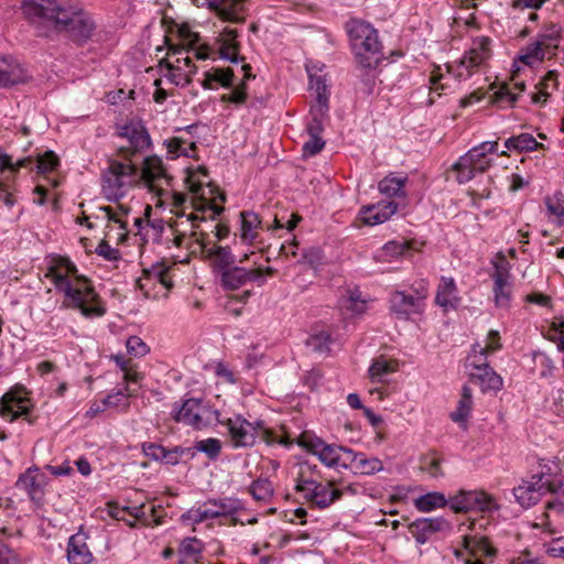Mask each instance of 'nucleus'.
<instances>
[{
    "label": "nucleus",
    "instance_id": "nucleus-1",
    "mask_svg": "<svg viewBox=\"0 0 564 564\" xmlns=\"http://www.w3.org/2000/svg\"><path fill=\"white\" fill-rule=\"evenodd\" d=\"M22 13L41 36L64 33L76 44L93 36L96 23L78 3L70 0H23Z\"/></svg>",
    "mask_w": 564,
    "mask_h": 564
},
{
    "label": "nucleus",
    "instance_id": "nucleus-2",
    "mask_svg": "<svg viewBox=\"0 0 564 564\" xmlns=\"http://www.w3.org/2000/svg\"><path fill=\"white\" fill-rule=\"evenodd\" d=\"M46 276L51 278L55 289L64 294L63 308L79 310L85 317L105 315L106 308L101 305L91 282L77 273L76 265L69 259H54Z\"/></svg>",
    "mask_w": 564,
    "mask_h": 564
},
{
    "label": "nucleus",
    "instance_id": "nucleus-3",
    "mask_svg": "<svg viewBox=\"0 0 564 564\" xmlns=\"http://www.w3.org/2000/svg\"><path fill=\"white\" fill-rule=\"evenodd\" d=\"M356 62L364 68H375L381 58L377 30L368 22L350 19L345 24Z\"/></svg>",
    "mask_w": 564,
    "mask_h": 564
},
{
    "label": "nucleus",
    "instance_id": "nucleus-4",
    "mask_svg": "<svg viewBox=\"0 0 564 564\" xmlns=\"http://www.w3.org/2000/svg\"><path fill=\"white\" fill-rule=\"evenodd\" d=\"M139 184V169L131 162L111 161L102 173L101 191L109 202H117Z\"/></svg>",
    "mask_w": 564,
    "mask_h": 564
},
{
    "label": "nucleus",
    "instance_id": "nucleus-5",
    "mask_svg": "<svg viewBox=\"0 0 564 564\" xmlns=\"http://www.w3.org/2000/svg\"><path fill=\"white\" fill-rule=\"evenodd\" d=\"M295 490L311 506L326 509L340 500V491L335 480L321 481L318 477L307 476L305 470L299 473Z\"/></svg>",
    "mask_w": 564,
    "mask_h": 564
},
{
    "label": "nucleus",
    "instance_id": "nucleus-6",
    "mask_svg": "<svg viewBox=\"0 0 564 564\" xmlns=\"http://www.w3.org/2000/svg\"><path fill=\"white\" fill-rule=\"evenodd\" d=\"M497 152V141H486L471 148L453 164V171L456 172L457 182L460 184L467 183L476 173L486 172L492 163V159L489 158V154Z\"/></svg>",
    "mask_w": 564,
    "mask_h": 564
},
{
    "label": "nucleus",
    "instance_id": "nucleus-7",
    "mask_svg": "<svg viewBox=\"0 0 564 564\" xmlns=\"http://www.w3.org/2000/svg\"><path fill=\"white\" fill-rule=\"evenodd\" d=\"M297 444L308 453L315 455L325 466L329 468L345 469V451H350V448L335 444H327L321 437L310 432H303L297 438Z\"/></svg>",
    "mask_w": 564,
    "mask_h": 564
},
{
    "label": "nucleus",
    "instance_id": "nucleus-8",
    "mask_svg": "<svg viewBox=\"0 0 564 564\" xmlns=\"http://www.w3.org/2000/svg\"><path fill=\"white\" fill-rule=\"evenodd\" d=\"M117 134L127 139L129 148H120L119 152L124 159L130 155L142 153L152 145L150 133L140 118H130L122 123L117 124Z\"/></svg>",
    "mask_w": 564,
    "mask_h": 564
},
{
    "label": "nucleus",
    "instance_id": "nucleus-9",
    "mask_svg": "<svg viewBox=\"0 0 564 564\" xmlns=\"http://www.w3.org/2000/svg\"><path fill=\"white\" fill-rule=\"evenodd\" d=\"M216 421L227 429V433L232 447H250L253 446L258 435V427L262 429V423L256 424L247 421L240 414L232 417H223L219 411L214 412Z\"/></svg>",
    "mask_w": 564,
    "mask_h": 564
},
{
    "label": "nucleus",
    "instance_id": "nucleus-10",
    "mask_svg": "<svg viewBox=\"0 0 564 564\" xmlns=\"http://www.w3.org/2000/svg\"><path fill=\"white\" fill-rule=\"evenodd\" d=\"M449 508L458 512H494L500 509L497 499L485 490H460L448 500Z\"/></svg>",
    "mask_w": 564,
    "mask_h": 564
},
{
    "label": "nucleus",
    "instance_id": "nucleus-11",
    "mask_svg": "<svg viewBox=\"0 0 564 564\" xmlns=\"http://www.w3.org/2000/svg\"><path fill=\"white\" fill-rule=\"evenodd\" d=\"M464 550H455L454 554L463 564H484L481 556L494 557L497 550L491 545L489 539L485 535H464Z\"/></svg>",
    "mask_w": 564,
    "mask_h": 564
},
{
    "label": "nucleus",
    "instance_id": "nucleus-12",
    "mask_svg": "<svg viewBox=\"0 0 564 564\" xmlns=\"http://www.w3.org/2000/svg\"><path fill=\"white\" fill-rule=\"evenodd\" d=\"M490 56V40L486 36L476 37L469 51L462 57L459 68L465 72H454L452 66H447L448 73H452L457 79H466L471 76L473 69L481 65Z\"/></svg>",
    "mask_w": 564,
    "mask_h": 564
},
{
    "label": "nucleus",
    "instance_id": "nucleus-13",
    "mask_svg": "<svg viewBox=\"0 0 564 564\" xmlns=\"http://www.w3.org/2000/svg\"><path fill=\"white\" fill-rule=\"evenodd\" d=\"M490 56V40L486 36L476 37L469 51L462 57L459 68L465 72H454L452 66H447L448 73H452L457 79H466L471 76L473 69L481 65Z\"/></svg>",
    "mask_w": 564,
    "mask_h": 564
},
{
    "label": "nucleus",
    "instance_id": "nucleus-14",
    "mask_svg": "<svg viewBox=\"0 0 564 564\" xmlns=\"http://www.w3.org/2000/svg\"><path fill=\"white\" fill-rule=\"evenodd\" d=\"M427 296V289L424 284L421 285L419 296L405 293L403 291H395L390 296V310L401 319H409L411 315L419 314L423 310V301Z\"/></svg>",
    "mask_w": 564,
    "mask_h": 564
},
{
    "label": "nucleus",
    "instance_id": "nucleus-15",
    "mask_svg": "<svg viewBox=\"0 0 564 564\" xmlns=\"http://www.w3.org/2000/svg\"><path fill=\"white\" fill-rule=\"evenodd\" d=\"M169 181L162 160L156 155L147 156L139 170V183L143 182L151 192L162 195V186L167 185Z\"/></svg>",
    "mask_w": 564,
    "mask_h": 564
},
{
    "label": "nucleus",
    "instance_id": "nucleus-16",
    "mask_svg": "<svg viewBox=\"0 0 564 564\" xmlns=\"http://www.w3.org/2000/svg\"><path fill=\"white\" fill-rule=\"evenodd\" d=\"M248 281H258L259 285L264 284L262 271L260 269L247 270L241 267H230L221 272V284L227 290H237Z\"/></svg>",
    "mask_w": 564,
    "mask_h": 564
},
{
    "label": "nucleus",
    "instance_id": "nucleus-17",
    "mask_svg": "<svg viewBox=\"0 0 564 564\" xmlns=\"http://www.w3.org/2000/svg\"><path fill=\"white\" fill-rule=\"evenodd\" d=\"M205 405L202 400L191 398L185 400L180 406L175 405L172 415L177 423L202 429L204 426L202 417Z\"/></svg>",
    "mask_w": 564,
    "mask_h": 564
},
{
    "label": "nucleus",
    "instance_id": "nucleus-18",
    "mask_svg": "<svg viewBox=\"0 0 564 564\" xmlns=\"http://www.w3.org/2000/svg\"><path fill=\"white\" fill-rule=\"evenodd\" d=\"M544 475H534L532 480H523L519 486L513 488L516 501L522 508H530L536 505L543 496L544 485L542 484Z\"/></svg>",
    "mask_w": 564,
    "mask_h": 564
},
{
    "label": "nucleus",
    "instance_id": "nucleus-19",
    "mask_svg": "<svg viewBox=\"0 0 564 564\" xmlns=\"http://www.w3.org/2000/svg\"><path fill=\"white\" fill-rule=\"evenodd\" d=\"M208 7L227 22L243 23L246 21L247 0H207Z\"/></svg>",
    "mask_w": 564,
    "mask_h": 564
},
{
    "label": "nucleus",
    "instance_id": "nucleus-20",
    "mask_svg": "<svg viewBox=\"0 0 564 564\" xmlns=\"http://www.w3.org/2000/svg\"><path fill=\"white\" fill-rule=\"evenodd\" d=\"M45 476L37 468H28L15 481V487L28 494L35 503H40L44 496Z\"/></svg>",
    "mask_w": 564,
    "mask_h": 564
},
{
    "label": "nucleus",
    "instance_id": "nucleus-21",
    "mask_svg": "<svg viewBox=\"0 0 564 564\" xmlns=\"http://www.w3.org/2000/svg\"><path fill=\"white\" fill-rule=\"evenodd\" d=\"M310 88L315 94V104L310 109L311 116L328 118L330 93L325 77L310 75Z\"/></svg>",
    "mask_w": 564,
    "mask_h": 564
},
{
    "label": "nucleus",
    "instance_id": "nucleus-22",
    "mask_svg": "<svg viewBox=\"0 0 564 564\" xmlns=\"http://www.w3.org/2000/svg\"><path fill=\"white\" fill-rule=\"evenodd\" d=\"M345 469H354V473L360 475H373L383 469L382 462L377 457H367L364 453H357L352 449L345 451Z\"/></svg>",
    "mask_w": 564,
    "mask_h": 564
},
{
    "label": "nucleus",
    "instance_id": "nucleus-23",
    "mask_svg": "<svg viewBox=\"0 0 564 564\" xmlns=\"http://www.w3.org/2000/svg\"><path fill=\"white\" fill-rule=\"evenodd\" d=\"M29 400L20 395L15 391H8L0 400V414L10 422L17 417L23 416L28 419L30 408Z\"/></svg>",
    "mask_w": 564,
    "mask_h": 564
},
{
    "label": "nucleus",
    "instance_id": "nucleus-24",
    "mask_svg": "<svg viewBox=\"0 0 564 564\" xmlns=\"http://www.w3.org/2000/svg\"><path fill=\"white\" fill-rule=\"evenodd\" d=\"M471 369L475 370L470 372V380L475 383H478L484 392L494 390L498 391L502 387L501 377L488 365V362L476 364L473 361L470 364Z\"/></svg>",
    "mask_w": 564,
    "mask_h": 564
},
{
    "label": "nucleus",
    "instance_id": "nucleus-25",
    "mask_svg": "<svg viewBox=\"0 0 564 564\" xmlns=\"http://www.w3.org/2000/svg\"><path fill=\"white\" fill-rule=\"evenodd\" d=\"M398 210V204L392 200H381L376 205L365 206L360 210L361 220L368 226L383 224Z\"/></svg>",
    "mask_w": 564,
    "mask_h": 564
},
{
    "label": "nucleus",
    "instance_id": "nucleus-26",
    "mask_svg": "<svg viewBox=\"0 0 564 564\" xmlns=\"http://www.w3.org/2000/svg\"><path fill=\"white\" fill-rule=\"evenodd\" d=\"M237 37L238 31L236 29L226 28L217 39L219 56L235 64L245 61V57L239 55L240 43Z\"/></svg>",
    "mask_w": 564,
    "mask_h": 564
},
{
    "label": "nucleus",
    "instance_id": "nucleus-27",
    "mask_svg": "<svg viewBox=\"0 0 564 564\" xmlns=\"http://www.w3.org/2000/svg\"><path fill=\"white\" fill-rule=\"evenodd\" d=\"M312 119L307 123L306 131L308 133V140L303 144V154L306 156H314L319 153L324 147L325 141L321 138L324 131V121L327 117L311 116Z\"/></svg>",
    "mask_w": 564,
    "mask_h": 564
},
{
    "label": "nucleus",
    "instance_id": "nucleus-28",
    "mask_svg": "<svg viewBox=\"0 0 564 564\" xmlns=\"http://www.w3.org/2000/svg\"><path fill=\"white\" fill-rule=\"evenodd\" d=\"M67 560L69 564H89L93 561V554L84 534L77 533L69 538Z\"/></svg>",
    "mask_w": 564,
    "mask_h": 564
},
{
    "label": "nucleus",
    "instance_id": "nucleus-29",
    "mask_svg": "<svg viewBox=\"0 0 564 564\" xmlns=\"http://www.w3.org/2000/svg\"><path fill=\"white\" fill-rule=\"evenodd\" d=\"M175 33L180 40V44H172L171 40L165 36V44L169 47V54H181L182 51H188L189 48H194V46L199 41L198 33L192 31L188 24H176Z\"/></svg>",
    "mask_w": 564,
    "mask_h": 564
},
{
    "label": "nucleus",
    "instance_id": "nucleus-30",
    "mask_svg": "<svg viewBox=\"0 0 564 564\" xmlns=\"http://www.w3.org/2000/svg\"><path fill=\"white\" fill-rule=\"evenodd\" d=\"M496 90L491 95V101L500 108L513 107L518 99L519 94L525 90V84L523 82L516 83L513 89L506 83L499 87L492 86L491 89Z\"/></svg>",
    "mask_w": 564,
    "mask_h": 564
},
{
    "label": "nucleus",
    "instance_id": "nucleus-31",
    "mask_svg": "<svg viewBox=\"0 0 564 564\" xmlns=\"http://www.w3.org/2000/svg\"><path fill=\"white\" fill-rule=\"evenodd\" d=\"M204 78L200 82L205 89H217L218 86L230 88L234 84V70L231 68L213 67L204 72Z\"/></svg>",
    "mask_w": 564,
    "mask_h": 564
},
{
    "label": "nucleus",
    "instance_id": "nucleus-32",
    "mask_svg": "<svg viewBox=\"0 0 564 564\" xmlns=\"http://www.w3.org/2000/svg\"><path fill=\"white\" fill-rule=\"evenodd\" d=\"M197 242L200 246L203 252H205L208 258L214 260L220 272H223L224 269L232 267L235 263V257L228 247H209L208 242H206L203 238L197 239Z\"/></svg>",
    "mask_w": 564,
    "mask_h": 564
},
{
    "label": "nucleus",
    "instance_id": "nucleus-33",
    "mask_svg": "<svg viewBox=\"0 0 564 564\" xmlns=\"http://www.w3.org/2000/svg\"><path fill=\"white\" fill-rule=\"evenodd\" d=\"M24 69L15 61L0 58V86L8 87L24 82Z\"/></svg>",
    "mask_w": 564,
    "mask_h": 564
},
{
    "label": "nucleus",
    "instance_id": "nucleus-34",
    "mask_svg": "<svg viewBox=\"0 0 564 564\" xmlns=\"http://www.w3.org/2000/svg\"><path fill=\"white\" fill-rule=\"evenodd\" d=\"M241 227L240 238L247 243H252L258 237V229L261 227V219L258 214L243 210L240 213Z\"/></svg>",
    "mask_w": 564,
    "mask_h": 564
},
{
    "label": "nucleus",
    "instance_id": "nucleus-35",
    "mask_svg": "<svg viewBox=\"0 0 564 564\" xmlns=\"http://www.w3.org/2000/svg\"><path fill=\"white\" fill-rule=\"evenodd\" d=\"M398 370L395 360L387 359L383 356L375 358L369 367V377L373 382H383L384 378Z\"/></svg>",
    "mask_w": 564,
    "mask_h": 564
},
{
    "label": "nucleus",
    "instance_id": "nucleus-36",
    "mask_svg": "<svg viewBox=\"0 0 564 564\" xmlns=\"http://www.w3.org/2000/svg\"><path fill=\"white\" fill-rule=\"evenodd\" d=\"M169 159L174 160L178 156L194 158L196 151L195 142H187L180 137H173L164 141Z\"/></svg>",
    "mask_w": 564,
    "mask_h": 564
},
{
    "label": "nucleus",
    "instance_id": "nucleus-37",
    "mask_svg": "<svg viewBox=\"0 0 564 564\" xmlns=\"http://www.w3.org/2000/svg\"><path fill=\"white\" fill-rule=\"evenodd\" d=\"M505 147L509 151L531 152L542 149L543 144L538 142L530 133H520L506 140Z\"/></svg>",
    "mask_w": 564,
    "mask_h": 564
},
{
    "label": "nucleus",
    "instance_id": "nucleus-38",
    "mask_svg": "<svg viewBox=\"0 0 564 564\" xmlns=\"http://www.w3.org/2000/svg\"><path fill=\"white\" fill-rule=\"evenodd\" d=\"M448 505V500L442 492L432 491L415 499L414 506L421 512H431Z\"/></svg>",
    "mask_w": 564,
    "mask_h": 564
},
{
    "label": "nucleus",
    "instance_id": "nucleus-39",
    "mask_svg": "<svg viewBox=\"0 0 564 564\" xmlns=\"http://www.w3.org/2000/svg\"><path fill=\"white\" fill-rule=\"evenodd\" d=\"M492 293L497 307L510 308L512 302V281H494Z\"/></svg>",
    "mask_w": 564,
    "mask_h": 564
},
{
    "label": "nucleus",
    "instance_id": "nucleus-40",
    "mask_svg": "<svg viewBox=\"0 0 564 564\" xmlns=\"http://www.w3.org/2000/svg\"><path fill=\"white\" fill-rule=\"evenodd\" d=\"M545 57V47L542 41H534L528 44L519 55V61L525 65L532 66L535 63L542 62Z\"/></svg>",
    "mask_w": 564,
    "mask_h": 564
},
{
    "label": "nucleus",
    "instance_id": "nucleus-41",
    "mask_svg": "<svg viewBox=\"0 0 564 564\" xmlns=\"http://www.w3.org/2000/svg\"><path fill=\"white\" fill-rule=\"evenodd\" d=\"M456 299V285L452 278L443 276L437 289L435 302L442 307L452 305L453 300Z\"/></svg>",
    "mask_w": 564,
    "mask_h": 564
},
{
    "label": "nucleus",
    "instance_id": "nucleus-42",
    "mask_svg": "<svg viewBox=\"0 0 564 564\" xmlns=\"http://www.w3.org/2000/svg\"><path fill=\"white\" fill-rule=\"evenodd\" d=\"M471 404H473L471 389L467 386H464L463 390H462L460 400L458 401L457 409H456V411H454L451 414V419L456 423L465 422L467 420V417L469 416Z\"/></svg>",
    "mask_w": 564,
    "mask_h": 564
},
{
    "label": "nucleus",
    "instance_id": "nucleus-43",
    "mask_svg": "<svg viewBox=\"0 0 564 564\" xmlns=\"http://www.w3.org/2000/svg\"><path fill=\"white\" fill-rule=\"evenodd\" d=\"M169 271L170 268L162 263H155L151 268L143 269L145 279H150V281L153 283H160L167 290L172 288V281L169 275Z\"/></svg>",
    "mask_w": 564,
    "mask_h": 564
},
{
    "label": "nucleus",
    "instance_id": "nucleus-44",
    "mask_svg": "<svg viewBox=\"0 0 564 564\" xmlns=\"http://www.w3.org/2000/svg\"><path fill=\"white\" fill-rule=\"evenodd\" d=\"M203 543L196 538H185L180 545L178 553L184 561L193 560L198 562L203 552Z\"/></svg>",
    "mask_w": 564,
    "mask_h": 564
},
{
    "label": "nucleus",
    "instance_id": "nucleus-45",
    "mask_svg": "<svg viewBox=\"0 0 564 564\" xmlns=\"http://www.w3.org/2000/svg\"><path fill=\"white\" fill-rule=\"evenodd\" d=\"M405 180V177L387 176L379 182L378 188L381 194L387 195L389 197L404 196L403 187Z\"/></svg>",
    "mask_w": 564,
    "mask_h": 564
},
{
    "label": "nucleus",
    "instance_id": "nucleus-46",
    "mask_svg": "<svg viewBox=\"0 0 564 564\" xmlns=\"http://www.w3.org/2000/svg\"><path fill=\"white\" fill-rule=\"evenodd\" d=\"M494 272L491 273L492 281H511V264L503 253H498L491 261Z\"/></svg>",
    "mask_w": 564,
    "mask_h": 564
},
{
    "label": "nucleus",
    "instance_id": "nucleus-47",
    "mask_svg": "<svg viewBox=\"0 0 564 564\" xmlns=\"http://www.w3.org/2000/svg\"><path fill=\"white\" fill-rule=\"evenodd\" d=\"M249 491L256 500L268 501L273 495V486L269 479L259 478L251 484Z\"/></svg>",
    "mask_w": 564,
    "mask_h": 564
},
{
    "label": "nucleus",
    "instance_id": "nucleus-48",
    "mask_svg": "<svg viewBox=\"0 0 564 564\" xmlns=\"http://www.w3.org/2000/svg\"><path fill=\"white\" fill-rule=\"evenodd\" d=\"M167 74L165 75L170 82L176 86L184 87L192 82V77L186 73V68L166 62Z\"/></svg>",
    "mask_w": 564,
    "mask_h": 564
},
{
    "label": "nucleus",
    "instance_id": "nucleus-49",
    "mask_svg": "<svg viewBox=\"0 0 564 564\" xmlns=\"http://www.w3.org/2000/svg\"><path fill=\"white\" fill-rule=\"evenodd\" d=\"M443 459L436 455H426L421 458L420 467L434 478L444 476L442 469Z\"/></svg>",
    "mask_w": 564,
    "mask_h": 564
},
{
    "label": "nucleus",
    "instance_id": "nucleus-50",
    "mask_svg": "<svg viewBox=\"0 0 564 564\" xmlns=\"http://www.w3.org/2000/svg\"><path fill=\"white\" fill-rule=\"evenodd\" d=\"M409 532L419 544H424L431 538L432 533L426 524L425 518L416 519L409 525Z\"/></svg>",
    "mask_w": 564,
    "mask_h": 564
},
{
    "label": "nucleus",
    "instance_id": "nucleus-51",
    "mask_svg": "<svg viewBox=\"0 0 564 564\" xmlns=\"http://www.w3.org/2000/svg\"><path fill=\"white\" fill-rule=\"evenodd\" d=\"M330 336L327 333L311 335L306 339V346L316 352H326L329 350Z\"/></svg>",
    "mask_w": 564,
    "mask_h": 564
},
{
    "label": "nucleus",
    "instance_id": "nucleus-52",
    "mask_svg": "<svg viewBox=\"0 0 564 564\" xmlns=\"http://www.w3.org/2000/svg\"><path fill=\"white\" fill-rule=\"evenodd\" d=\"M194 449L205 453L210 459H215L220 454L221 443L217 438H206L197 442Z\"/></svg>",
    "mask_w": 564,
    "mask_h": 564
},
{
    "label": "nucleus",
    "instance_id": "nucleus-53",
    "mask_svg": "<svg viewBox=\"0 0 564 564\" xmlns=\"http://www.w3.org/2000/svg\"><path fill=\"white\" fill-rule=\"evenodd\" d=\"M99 209H100V212H102L105 214V217L109 221H113V223L119 225L120 229L127 230V221L123 220L121 216L128 215V213H129V208L128 207H126L123 205H119V212L120 213H116L113 210V208L110 207V206H101Z\"/></svg>",
    "mask_w": 564,
    "mask_h": 564
},
{
    "label": "nucleus",
    "instance_id": "nucleus-54",
    "mask_svg": "<svg viewBox=\"0 0 564 564\" xmlns=\"http://www.w3.org/2000/svg\"><path fill=\"white\" fill-rule=\"evenodd\" d=\"M58 164V159L53 151H46L36 160V167L40 173H47L53 171Z\"/></svg>",
    "mask_w": 564,
    "mask_h": 564
},
{
    "label": "nucleus",
    "instance_id": "nucleus-55",
    "mask_svg": "<svg viewBox=\"0 0 564 564\" xmlns=\"http://www.w3.org/2000/svg\"><path fill=\"white\" fill-rule=\"evenodd\" d=\"M545 205L551 215L564 217V196L561 192H556L552 197H546Z\"/></svg>",
    "mask_w": 564,
    "mask_h": 564
},
{
    "label": "nucleus",
    "instance_id": "nucleus-56",
    "mask_svg": "<svg viewBox=\"0 0 564 564\" xmlns=\"http://www.w3.org/2000/svg\"><path fill=\"white\" fill-rule=\"evenodd\" d=\"M213 502L216 510L219 511V517L235 514L239 509L238 501L230 498L213 500Z\"/></svg>",
    "mask_w": 564,
    "mask_h": 564
},
{
    "label": "nucleus",
    "instance_id": "nucleus-57",
    "mask_svg": "<svg viewBox=\"0 0 564 564\" xmlns=\"http://www.w3.org/2000/svg\"><path fill=\"white\" fill-rule=\"evenodd\" d=\"M545 553L552 557L564 558V535L553 538L543 544Z\"/></svg>",
    "mask_w": 564,
    "mask_h": 564
},
{
    "label": "nucleus",
    "instance_id": "nucleus-58",
    "mask_svg": "<svg viewBox=\"0 0 564 564\" xmlns=\"http://www.w3.org/2000/svg\"><path fill=\"white\" fill-rule=\"evenodd\" d=\"M556 512V513H564V496L563 497H556L546 503V512L544 513L545 519L547 520L544 524L547 527V530L550 533H555V530L551 529L550 523V513Z\"/></svg>",
    "mask_w": 564,
    "mask_h": 564
},
{
    "label": "nucleus",
    "instance_id": "nucleus-59",
    "mask_svg": "<svg viewBox=\"0 0 564 564\" xmlns=\"http://www.w3.org/2000/svg\"><path fill=\"white\" fill-rule=\"evenodd\" d=\"M31 162L30 158L20 159L17 161L15 164H13L12 159L10 155L4 153L2 149L0 148V170H11V171H18L20 167H26L28 163Z\"/></svg>",
    "mask_w": 564,
    "mask_h": 564
},
{
    "label": "nucleus",
    "instance_id": "nucleus-60",
    "mask_svg": "<svg viewBox=\"0 0 564 564\" xmlns=\"http://www.w3.org/2000/svg\"><path fill=\"white\" fill-rule=\"evenodd\" d=\"M247 99V93H246V84L241 83L238 87L234 89L232 93L226 94L221 96L223 102H231L236 105H241Z\"/></svg>",
    "mask_w": 564,
    "mask_h": 564
},
{
    "label": "nucleus",
    "instance_id": "nucleus-61",
    "mask_svg": "<svg viewBox=\"0 0 564 564\" xmlns=\"http://www.w3.org/2000/svg\"><path fill=\"white\" fill-rule=\"evenodd\" d=\"M130 395H131V393L129 392V386L126 384L123 389H119L115 393H111V394L107 395L102 400V403H104L105 408H107V406H119L120 402L123 399H127Z\"/></svg>",
    "mask_w": 564,
    "mask_h": 564
},
{
    "label": "nucleus",
    "instance_id": "nucleus-62",
    "mask_svg": "<svg viewBox=\"0 0 564 564\" xmlns=\"http://www.w3.org/2000/svg\"><path fill=\"white\" fill-rule=\"evenodd\" d=\"M127 350L129 354L134 356H144L148 352L147 345L142 341L141 338L137 336H131L127 340Z\"/></svg>",
    "mask_w": 564,
    "mask_h": 564
},
{
    "label": "nucleus",
    "instance_id": "nucleus-63",
    "mask_svg": "<svg viewBox=\"0 0 564 564\" xmlns=\"http://www.w3.org/2000/svg\"><path fill=\"white\" fill-rule=\"evenodd\" d=\"M96 253L106 260L115 261L120 258V251L112 248L107 241L102 240L96 248Z\"/></svg>",
    "mask_w": 564,
    "mask_h": 564
},
{
    "label": "nucleus",
    "instance_id": "nucleus-64",
    "mask_svg": "<svg viewBox=\"0 0 564 564\" xmlns=\"http://www.w3.org/2000/svg\"><path fill=\"white\" fill-rule=\"evenodd\" d=\"M303 260L308 263L312 268L316 269L323 260V252L319 248H310L302 254Z\"/></svg>",
    "mask_w": 564,
    "mask_h": 564
}]
</instances>
